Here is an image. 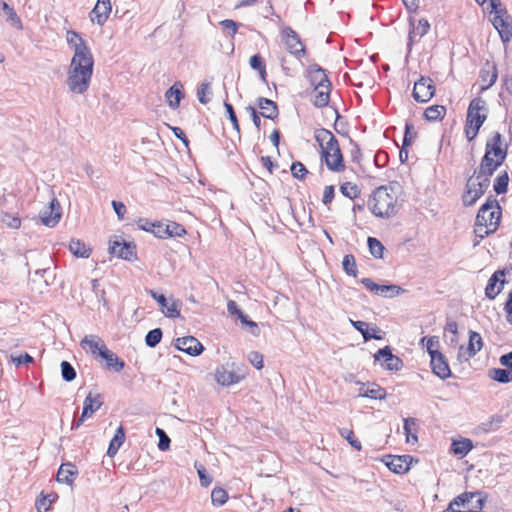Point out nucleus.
Listing matches in <instances>:
<instances>
[{
	"instance_id": "nucleus-1",
	"label": "nucleus",
	"mask_w": 512,
	"mask_h": 512,
	"mask_svg": "<svg viewBox=\"0 0 512 512\" xmlns=\"http://www.w3.org/2000/svg\"><path fill=\"white\" fill-rule=\"evenodd\" d=\"M66 40L74 50V55L68 67L66 84L70 92L84 94L89 89L93 75V54L78 32L67 31Z\"/></svg>"
},
{
	"instance_id": "nucleus-2",
	"label": "nucleus",
	"mask_w": 512,
	"mask_h": 512,
	"mask_svg": "<svg viewBox=\"0 0 512 512\" xmlns=\"http://www.w3.org/2000/svg\"><path fill=\"white\" fill-rule=\"evenodd\" d=\"M509 144L505 141L499 131H493L485 143V153L481 158L479 166L481 171L496 172L505 162L508 155Z\"/></svg>"
},
{
	"instance_id": "nucleus-3",
	"label": "nucleus",
	"mask_w": 512,
	"mask_h": 512,
	"mask_svg": "<svg viewBox=\"0 0 512 512\" xmlns=\"http://www.w3.org/2000/svg\"><path fill=\"white\" fill-rule=\"evenodd\" d=\"M315 140L321 147V156L327 168L333 172H342L345 169L339 142L331 131L321 128L315 131Z\"/></svg>"
},
{
	"instance_id": "nucleus-4",
	"label": "nucleus",
	"mask_w": 512,
	"mask_h": 512,
	"mask_svg": "<svg viewBox=\"0 0 512 512\" xmlns=\"http://www.w3.org/2000/svg\"><path fill=\"white\" fill-rule=\"evenodd\" d=\"M397 194L392 187L376 188L368 201V207L376 217L390 218L397 213Z\"/></svg>"
},
{
	"instance_id": "nucleus-5",
	"label": "nucleus",
	"mask_w": 512,
	"mask_h": 512,
	"mask_svg": "<svg viewBox=\"0 0 512 512\" xmlns=\"http://www.w3.org/2000/svg\"><path fill=\"white\" fill-rule=\"evenodd\" d=\"M494 173L493 171L483 173L480 166L474 170L473 175L467 179L465 192L462 196L465 206H472L485 193L490 186V179Z\"/></svg>"
},
{
	"instance_id": "nucleus-6",
	"label": "nucleus",
	"mask_w": 512,
	"mask_h": 512,
	"mask_svg": "<svg viewBox=\"0 0 512 512\" xmlns=\"http://www.w3.org/2000/svg\"><path fill=\"white\" fill-rule=\"evenodd\" d=\"M501 215L502 209L499 202L495 196L490 195L478 210L476 222L487 224L488 227L497 230Z\"/></svg>"
},
{
	"instance_id": "nucleus-7",
	"label": "nucleus",
	"mask_w": 512,
	"mask_h": 512,
	"mask_svg": "<svg viewBox=\"0 0 512 512\" xmlns=\"http://www.w3.org/2000/svg\"><path fill=\"white\" fill-rule=\"evenodd\" d=\"M245 374L235 363H226L216 369L215 378L218 384L230 386L238 383Z\"/></svg>"
},
{
	"instance_id": "nucleus-8",
	"label": "nucleus",
	"mask_w": 512,
	"mask_h": 512,
	"mask_svg": "<svg viewBox=\"0 0 512 512\" xmlns=\"http://www.w3.org/2000/svg\"><path fill=\"white\" fill-rule=\"evenodd\" d=\"M487 119V104L486 101L481 97L474 98L471 100L468 110L466 123L470 126L481 128L485 120Z\"/></svg>"
},
{
	"instance_id": "nucleus-9",
	"label": "nucleus",
	"mask_w": 512,
	"mask_h": 512,
	"mask_svg": "<svg viewBox=\"0 0 512 512\" xmlns=\"http://www.w3.org/2000/svg\"><path fill=\"white\" fill-rule=\"evenodd\" d=\"M491 22L494 28L498 31L501 40L506 43L512 38V23L511 17L508 15L507 10L503 9L494 13Z\"/></svg>"
},
{
	"instance_id": "nucleus-10",
	"label": "nucleus",
	"mask_w": 512,
	"mask_h": 512,
	"mask_svg": "<svg viewBox=\"0 0 512 512\" xmlns=\"http://www.w3.org/2000/svg\"><path fill=\"white\" fill-rule=\"evenodd\" d=\"M435 94V86L433 81L429 77L421 76V78L415 82L412 96L417 102H428Z\"/></svg>"
},
{
	"instance_id": "nucleus-11",
	"label": "nucleus",
	"mask_w": 512,
	"mask_h": 512,
	"mask_svg": "<svg viewBox=\"0 0 512 512\" xmlns=\"http://www.w3.org/2000/svg\"><path fill=\"white\" fill-rule=\"evenodd\" d=\"M148 293L153 299L157 301L166 317L177 318L180 316V309L182 304L179 300L170 298L169 302L163 294H158L152 289L149 290Z\"/></svg>"
},
{
	"instance_id": "nucleus-12",
	"label": "nucleus",
	"mask_w": 512,
	"mask_h": 512,
	"mask_svg": "<svg viewBox=\"0 0 512 512\" xmlns=\"http://www.w3.org/2000/svg\"><path fill=\"white\" fill-rule=\"evenodd\" d=\"M109 252L118 258L131 261L136 259V245L124 240H110Z\"/></svg>"
},
{
	"instance_id": "nucleus-13",
	"label": "nucleus",
	"mask_w": 512,
	"mask_h": 512,
	"mask_svg": "<svg viewBox=\"0 0 512 512\" xmlns=\"http://www.w3.org/2000/svg\"><path fill=\"white\" fill-rule=\"evenodd\" d=\"M62 216L61 206L56 198H53L49 205L44 207L40 213L39 217L41 222L47 227H55Z\"/></svg>"
},
{
	"instance_id": "nucleus-14",
	"label": "nucleus",
	"mask_w": 512,
	"mask_h": 512,
	"mask_svg": "<svg viewBox=\"0 0 512 512\" xmlns=\"http://www.w3.org/2000/svg\"><path fill=\"white\" fill-rule=\"evenodd\" d=\"M376 361H382L381 365L389 371H399L403 367V361L392 354L391 348L385 346L379 349L374 355Z\"/></svg>"
},
{
	"instance_id": "nucleus-15",
	"label": "nucleus",
	"mask_w": 512,
	"mask_h": 512,
	"mask_svg": "<svg viewBox=\"0 0 512 512\" xmlns=\"http://www.w3.org/2000/svg\"><path fill=\"white\" fill-rule=\"evenodd\" d=\"M282 36L287 50L295 56L305 54V47L301 42L299 35L290 27H286L282 31Z\"/></svg>"
},
{
	"instance_id": "nucleus-16",
	"label": "nucleus",
	"mask_w": 512,
	"mask_h": 512,
	"mask_svg": "<svg viewBox=\"0 0 512 512\" xmlns=\"http://www.w3.org/2000/svg\"><path fill=\"white\" fill-rule=\"evenodd\" d=\"M483 347L482 337L479 333L475 331L469 332V342L468 347L465 349L463 346H460L458 358L460 360H469L474 357L477 352H479Z\"/></svg>"
},
{
	"instance_id": "nucleus-17",
	"label": "nucleus",
	"mask_w": 512,
	"mask_h": 512,
	"mask_svg": "<svg viewBox=\"0 0 512 512\" xmlns=\"http://www.w3.org/2000/svg\"><path fill=\"white\" fill-rule=\"evenodd\" d=\"M175 347L191 356H198L204 350L200 341L193 336L177 338L175 340Z\"/></svg>"
},
{
	"instance_id": "nucleus-18",
	"label": "nucleus",
	"mask_w": 512,
	"mask_h": 512,
	"mask_svg": "<svg viewBox=\"0 0 512 512\" xmlns=\"http://www.w3.org/2000/svg\"><path fill=\"white\" fill-rule=\"evenodd\" d=\"M431 368L435 375L441 379H447L451 376V370L446 357L441 352H431Z\"/></svg>"
},
{
	"instance_id": "nucleus-19",
	"label": "nucleus",
	"mask_w": 512,
	"mask_h": 512,
	"mask_svg": "<svg viewBox=\"0 0 512 512\" xmlns=\"http://www.w3.org/2000/svg\"><path fill=\"white\" fill-rule=\"evenodd\" d=\"M505 274V270H497L492 274L485 288L487 298L493 300L502 291L505 284Z\"/></svg>"
},
{
	"instance_id": "nucleus-20",
	"label": "nucleus",
	"mask_w": 512,
	"mask_h": 512,
	"mask_svg": "<svg viewBox=\"0 0 512 512\" xmlns=\"http://www.w3.org/2000/svg\"><path fill=\"white\" fill-rule=\"evenodd\" d=\"M408 458H410V456L407 455H387L384 458V463L392 472L396 474H404L409 470V463L407 462Z\"/></svg>"
},
{
	"instance_id": "nucleus-21",
	"label": "nucleus",
	"mask_w": 512,
	"mask_h": 512,
	"mask_svg": "<svg viewBox=\"0 0 512 512\" xmlns=\"http://www.w3.org/2000/svg\"><path fill=\"white\" fill-rule=\"evenodd\" d=\"M498 72L494 63L486 62L480 71V80L483 83L481 91L489 89L497 81Z\"/></svg>"
},
{
	"instance_id": "nucleus-22",
	"label": "nucleus",
	"mask_w": 512,
	"mask_h": 512,
	"mask_svg": "<svg viewBox=\"0 0 512 512\" xmlns=\"http://www.w3.org/2000/svg\"><path fill=\"white\" fill-rule=\"evenodd\" d=\"M308 80L313 88L320 87V85H329V81L326 71L318 66L317 64L310 65L308 68Z\"/></svg>"
},
{
	"instance_id": "nucleus-23",
	"label": "nucleus",
	"mask_w": 512,
	"mask_h": 512,
	"mask_svg": "<svg viewBox=\"0 0 512 512\" xmlns=\"http://www.w3.org/2000/svg\"><path fill=\"white\" fill-rule=\"evenodd\" d=\"M81 347L93 356L99 357L100 351L104 350L107 346L99 336L87 335L82 339Z\"/></svg>"
},
{
	"instance_id": "nucleus-24",
	"label": "nucleus",
	"mask_w": 512,
	"mask_h": 512,
	"mask_svg": "<svg viewBox=\"0 0 512 512\" xmlns=\"http://www.w3.org/2000/svg\"><path fill=\"white\" fill-rule=\"evenodd\" d=\"M99 357L105 361L104 367L107 370H112L114 372H120L125 366L124 361L121 360L114 352H112L110 349H108V347H106L104 350L100 351Z\"/></svg>"
},
{
	"instance_id": "nucleus-25",
	"label": "nucleus",
	"mask_w": 512,
	"mask_h": 512,
	"mask_svg": "<svg viewBox=\"0 0 512 512\" xmlns=\"http://www.w3.org/2000/svg\"><path fill=\"white\" fill-rule=\"evenodd\" d=\"M77 474L78 469L74 464L70 462L62 464L57 472V481L67 485H72Z\"/></svg>"
},
{
	"instance_id": "nucleus-26",
	"label": "nucleus",
	"mask_w": 512,
	"mask_h": 512,
	"mask_svg": "<svg viewBox=\"0 0 512 512\" xmlns=\"http://www.w3.org/2000/svg\"><path fill=\"white\" fill-rule=\"evenodd\" d=\"M332 89L331 84L320 85V87L313 88L314 97L312 103L317 108L326 107L330 100V92Z\"/></svg>"
},
{
	"instance_id": "nucleus-27",
	"label": "nucleus",
	"mask_w": 512,
	"mask_h": 512,
	"mask_svg": "<svg viewBox=\"0 0 512 512\" xmlns=\"http://www.w3.org/2000/svg\"><path fill=\"white\" fill-rule=\"evenodd\" d=\"M110 13L111 5L104 4L102 1H97L96 5L90 13V18L92 22H96L102 26L107 21Z\"/></svg>"
},
{
	"instance_id": "nucleus-28",
	"label": "nucleus",
	"mask_w": 512,
	"mask_h": 512,
	"mask_svg": "<svg viewBox=\"0 0 512 512\" xmlns=\"http://www.w3.org/2000/svg\"><path fill=\"white\" fill-rule=\"evenodd\" d=\"M257 104L258 107L261 109V116L271 120L277 118L279 111L276 102L268 98L259 97L257 100Z\"/></svg>"
},
{
	"instance_id": "nucleus-29",
	"label": "nucleus",
	"mask_w": 512,
	"mask_h": 512,
	"mask_svg": "<svg viewBox=\"0 0 512 512\" xmlns=\"http://www.w3.org/2000/svg\"><path fill=\"white\" fill-rule=\"evenodd\" d=\"M182 88V84L180 82H176L166 91L165 97L170 108L176 109L179 107L180 101L184 98Z\"/></svg>"
},
{
	"instance_id": "nucleus-30",
	"label": "nucleus",
	"mask_w": 512,
	"mask_h": 512,
	"mask_svg": "<svg viewBox=\"0 0 512 512\" xmlns=\"http://www.w3.org/2000/svg\"><path fill=\"white\" fill-rule=\"evenodd\" d=\"M478 493L472 492H464L457 497H455L448 505V508L444 512H462L461 508H466L469 502L476 496Z\"/></svg>"
},
{
	"instance_id": "nucleus-31",
	"label": "nucleus",
	"mask_w": 512,
	"mask_h": 512,
	"mask_svg": "<svg viewBox=\"0 0 512 512\" xmlns=\"http://www.w3.org/2000/svg\"><path fill=\"white\" fill-rule=\"evenodd\" d=\"M102 404L103 401L100 394L93 396L92 393H89L84 400L82 413H84V416L90 417L100 409Z\"/></svg>"
},
{
	"instance_id": "nucleus-32",
	"label": "nucleus",
	"mask_w": 512,
	"mask_h": 512,
	"mask_svg": "<svg viewBox=\"0 0 512 512\" xmlns=\"http://www.w3.org/2000/svg\"><path fill=\"white\" fill-rule=\"evenodd\" d=\"M124 441H125V430H124V427L122 425H120L117 428L114 437L110 441V444H109V447L107 450V455L109 457H114L116 455V453L118 452L119 448L123 445Z\"/></svg>"
},
{
	"instance_id": "nucleus-33",
	"label": "nucleus",
	"mask_w": 512,
	"mask_h": 512,
	"mask_svg": "<svg viewBox=\"0 0 512 512\" xmlns=\"http://www.w3.org/2000/svg\"><path fill=\"white\" fill-rule=\"evenodd\" d=\"M350 321H351L352 326L362 334L364 341L367 342L370 339H376V340L382 339V337L377 334V332L380 331L379 329H377V328L372 329L373 333H370V331L368 329V324L366 322L353 321V320H350Z\"/></svg>"
},
{
	"instance_id": "nucleus-34",
	"label": "nucleus",
	"mask_w": 512,
	"mask_h": 512,
	"mask_svg": "<svg viewBox=\"0 0 512 512\" xmlns=\"http://www.w3.org/2000/svg\"><path fill=\"white\" fill-rule=\"evenodd\" d=\"M69 250L75 257L88 258L91 255V249L79 239H72L69 243Z\"/></svg>"
},
{
	"instance_id": "nucleus-35",
	"label": "nucleus",
	"mask_w": 512,
	"mask_h": 512,
	"mask_svg": "<svg viewBox=\"0 0 512 512\" xmlns=\"http://www.w3.org/2000/svg\"><path fill=\"white\" fill-rule=\"evenodd\" d=\"M473 448L472 441L467 438L453 441L451 450L455 455L466 456Z\"/></svg>"
},
{
	"instance_id": "nucleus-36",
	"label": "nucleus",
	"mask_w": 512,
	"mask_h": 512,
	"mask_svg": "<svg viewBox=\"0 0 512 512\" xmlns=\"http://www.w3.org/2000/svg\"><path fill=\"white\" fill-rule=\"evenodd\" d=\"M489 377L496 382L506 384L512 381V371L502 368H493L489 370Z\"/></svg>"
},
{
	"instance_id": "nucleus-37",
	"label": "nucleus",
	"mask_w": 512,
	"mask_h": 512,
	"mask_svg": "<svg viewBox=\"0 0 512 512\" xmlns=\"http://www.w3.org/2000/svg\"><path fill=\"white\" fill-rule=\"evenodd\" d=\"M446 114V108L443 105H433L428 107L424 112V117L427 121H439Z\"/></svg>"
},
{
	"instance_id": "nucleus-38",
	"label": "nucleus",
	"mask_w": 512,
	"mask_h": 512,
	"mask_svg": "<svg viewBox=\"0 0 512 512\" xmlns=\"http://www.w3.org/2000/svg\"><path fill=\"white\" fill-rule=\"evenodd\" d=\"M386 395H387L386 390L383 387H381L380 385L375 384V383H373L371 385V387H367L365 392L359 393V396L367 397V398L375 399V400L385 399Z\"/></svg>"
},
{
	"instance_id": "nucleus-39",
	"label": "nucleus",
	"mask_w": 512,
	"mask_h": 512,
	"mask_svg": "<svg viewBox=\"0 0 512 512\" xmlns=\"http://www.w3.org/2000/svg\"><path fill=\"white\" fill-rule=\"evenodd\" d=\"M508 185L509 175L507 171H503L494 179L493 190L498 195L504 194L508 191Z\"/></svg>"
},
{
	"instance_id": "nucleus-40",
	"label": "nucleus",
	"mask_w": 512,
	"mask_h": 512,
	"mask_svg": "<svg viewBox=\"0 0 512 512\" xmlns=\"http://www.w3.org/2000/svg\"><path fill=\"white\" fill-rule=\"evenodd\" d=\"M367 243L370 254L375 258L382 259L385 250L383 244L374 237H368Z\"/></svg>"
},
{
	"instance_id": "nucleus-41",
	"label": "nucleus",
	"mask_w": 512,
	"mask_h": 512,
	"mask_svg": "<svg viewBox=\"0 0 512 512\" xmlns=\"http://www.w3.org/2000/svg\"><path fill=\"white\" fill-rule=\"evenodd\" d=\"M165 231H166V238L181 237L186 234L185 228L181 224H179L177 222H173V221H169L166 223Z\"/></svg>"
},
{
	"instance_id": "nucleus-42",
	"label": "nucleus",
	"mask_w": 512,
	"mask_h": 512,
	"mask_svg": "<svg viewBox=\"0 0 512 512\" xmlns=\"http://www.w3.org/2000/svg\"><path fill=\"white\" fill-rule=\"evenodd\" d=\"M343 270L350 276H357V264L355 257L352 254H347L343 257L342 261Z\"/></svg>"
},
{
	"instance_id": "nucleus-43",
	"label": "nucleus",
	"mask_w": 512,
	"mask_h": 512,
	"mask_svg": "<svg viewBox=\"0 0 512 512\" xmlns=\"http://www.w3.org/2000/svg\"><path fill=\"white\" fill-rule=\"evenodd\" d=\"M163 333L160 328L150 330L145 336V343L148 347H156L162 339Z\"/></svg>"
},
{
	"instance_id": "nucleus-44",
	"label": "nucleus",
	"mask_w": 512,
	"mask_h": 512,
	"mask_svg": "<svg viewBox=\"0 0 512 512\" xmlns=\"http://www.w3.org/2000/svg\"><path fill=\"white\" fill-rule=\"evenodd\" d=\"M227 500H228V494L224 489H222L220 487H216L212 490L211 501H212L213 505L221 506V505L225 504Z\"/></svg>"
},
{
	"instance_id": "nucleus-45",
	"label": "nucleus",
	"mask_w": 512,
	"mask_h": 512,
	"mask_svg": "<svg viewBox=\"0 0 512 512\" xmlns=\"http://www.w3.org/2000/svg\"><path fill=\"white\" fill-rule=\"evenodd\" d=\"M417 420L415 418H406L404 419V431L406 434V441L408 443L417 442L418 438L415 433H412V426H416Z\"/></svg>"
},
{
	"instance_id": "nucleus-46",
	"label": "nucleus",
	"mask_w": 512,
	"mask_h": 512,
	"mask_svg": "<svg viewBox=\"0 0 512 512\" xmlns=\"http://www.w3.org/2000/svg\"><path fill=\"white\" fill-rule=\"evenodd\" d=\"M341 193L348 197L349 199H355L360 194V189L356 184H352L351 182H345L340 187Z\"/></svg>"
},
{
	"instance_id": "nucleus-47",
	"label": "nucleus",
	"mask_w": 512,
	"mask_h": 512,
	"mask_svg": "<svg viewBox=\"0 0 512 512\" xmlns=\"http://www.w3.org/2000/svg\"><path fill=\"white\" fill-rule=\"evenodd\" d=\"M402 291H403L402 288L395 284L379 285L378 292L376 294H379L384 297H387V296L392 297L394 295H399Z\"/></svg>"
},
{
	"instance_id": "nucleus-48",
	"label": "nucleus",
	"mask_w": 512,
	"mask_h": 512,
	"mask_svg": "<svg viewBox=\"0 0 512 512\" xmlns=\"http://www.w3.org/2000/svg\"><path fill=\"white\" fill-rule=\"evenodd\" d=\"M61 376L66 382H71L76 378V371L68 361L61 362Z\"/></svg>"
},
{
	"instance_id": "nucleus-49",
	"label": "nucleus",
	"mask_w": 512,
	"mask_h": 512,
	"mask_svg": "<svg viewBox=\"0 0 512 512\" xmlns=\"http://www.w3.org/2000/svg\"><path fill=\"white\" fill-rule=\"evenodd\" d=\"M2 13L7 15V18L15 26H21V20L17 16L16 12L6 2H2Z\"/></svg>"
},
{
	"instance_id": "nucleus-50",
	"label": "nucleus",
	"mask_w": 512,
	"mask_h": 512,
	"mask_svg": "<svg viewBox=\"0 0 512 512\" xmlns=\"http://www.w3.org/2000/svg\"><path fill=\"white\" fill-rule=\"evenodd\" d=\"M495 231L496 230L488 227L487 224L484 225V223H479L475 221L474 233L476 237H478L480 240L484 239L485 237L489 236Z\"/></svg>"
},
{
	"instance_id": "nucleus-51",
	"label": "nucleus",
	"mask_w": 512,
	"mask_h": 512,
	"mask_svg": "<svg viewBox=\"0 0 512 512\" xmlns=\"http://www.w3.org/2000/svg\"><path fill=\"white\" fill-rule=\"evenodd\" d=\"M156 435L159 438L158 448L161 451L168 450L169 447H170V442L171 441H170L169 436L166 434V432L163 429H161V428H156Z\"/></svg>"
},
{
	"instance_id": "nucleus-52",
	"label": "nucleus",
	"mask_w": 512,
	"mask_h": 512,
	"mask_svg": "<svg viewBox=\"0 0 512 512\" xmlns=\"http://www.w3.org/2000/svg\"><path fill=\"white\" fill-rule=\"evenodd\" d=\"M501 423H502V417L498 416V415H494L491 417V419L488 422L482 423V425L479 428L482 429L484 432H490V431L495 430L497 427H499V425Z\"/></svg>"
},
{
	"instance_id": "nucleus-53",
	"label": "nucleus",
	"mask_w": 512,
	"mask_h": 512,
	"mask_svg": "<svg viewBox=\"0 0 512 512\" xmlns=\"http://www.w3.org/2000/svg\"><path fill=\"white\" fill-rule=\"evenodd\" d=\"M291 173L293 177L297 179H303L306 174L308 173V170L306 167L299 161L293 162L291 165Z\"/></svg>"
},
{
	"instance_id": "nucleus-54",
	"label": "nucleus",
	"mask_w": 512,
	"mask_h": 512,
	"mask_svg": "<svg viewBox=\"0 0 512 512\" xmlns=\"http://www.w3.org/2000/svg\"><path fill=\"white\" fill-rule=\"evenodd\" d=\"M412 30L414 31V33L417 34V36L419 38L425 36L429 30H430V24L428 22V20L424 19V18H421L419 21H418V24L416 27H413Z\"/></svg>"
},
{
	"instance_id": "nucleus-55",
	"label": "nucleus",
	"mask_w": 512,
	"mask_h": 512,
	"mask_svg": "<svg viewBox=\"0 0 512 512\" xmlns=\"http://www.w3.org/2000/svg\"><path fill=\"white\" fill-rule=\"evenodd\" d=\"M195 467L197 469L201 485L203 487H208L212 482V478L208 475L205 467L202 464H196Z\"/></svg>"
},
{
	"instance_id": "nucleus-56",
	"label": "nucleus",
	"mask_w": 512,
	"mask_h": 512,
	"mask_svg": "<svg viewBox=\"0 0 512 512\" xmlns=\"http://www.w3.org/2000/svg\"><path fill=\"white\" fill-rule=\"evenodd\" d=\"M224 107L228 114V118H229L230 122L232 123L233 128L239 133L240 127H239L238 119H237V116H236L233 106L230 103L225 101Z\"/></svg>"
},
{
	"instance_id": "nucleus-57",
	"label": "nucleus",
	"mask_w": 512,
	"mask_h": 512,
	"mask_svg": "<svg viewBox=\"0 0 512 512\" xmlns=\"http://www.w3.org/2000/svg\"><path fill=\"white\" fill-rule=\"evenodd\" d=\"M414 126L412 123H406L405 133L403 138V146L408 147L412 144L413 139L416 137V132H412Z\"/></svg>"
},
{
	"instance_id": "nucleus-58",
	"label": "nucleus",
	"mask_w": 512,
	"mask_h": 512,
	"mask_svg": "<svg viewBox=\"0 0 512 512\" xmlns=\"http://www.w3.org/2000/svg\"><path fill=\"white\" fill-rule=\"evenodd\" d=\"M2 221L10 228L17 229L21 225V220L18 216L10 215L8 213L2 214Z\"/></svg>"
},
{
	"instance_id": "nucleus-59",
	"label": "nucleus",
	"mask_w": 512,
	"mask_h": 512,
	"mask_svg": "<svg viewBox=\"0 0 512 512\" xmlns=\"http://www.w3.org/2000/svg\"><path fill=\"white\" fill-rule=\"evenodd\" d=\"M341 435L347 439V441L352 447H354L356 450H361V442L357 438H355L353 431L344 430L341 432Z\"/></svg>"
},
{
	"instance_id": "nucleus-60",
	"label": "nucleus",
	"mask_w": 512,
	"mask_h": 512,
	"mask_svg": "<svg viewBox=\"0 0 512 512\" xmlns=\"http://www.w3.org/2000/svg\"><path fill=\"white\" fill-rule=\"evenodd\" d=\"M166 222L163 221H155L152 234L160 239L166 238V231H165Z\"/></svg>"
},
{
	"instance_id": "nucleus-61",
	"label": "nucleus",
	"mask_w": 512,
	"mask_h": 512,
	"mask_svg": "<svg viewBox=\"0 0 512 512\" xmlns=\"http://www.w3.org/2000/svg\"><path fill=\"white\" fill-rule=\"evenodd\" d=\"M210 87L209 83L203 82L197 90V97L200 103L207 104L210 98L206 97V93Z\"/></svg>"
},
{
	"instance_id": "nucleus-62",
	"label": "nucleus",
	"mask_w": 512,
	"mask_h": 512,
	"mask_svg": "<svg viewBox=\"0 0 512 512\" xmlns=\"http://www.w3.org/2000/svg\"><path fill=\"white\" fill-rule=\"evenodd\" d=\"M250 363L258 370L263 368V355L257 351H253L249 355Z\"/></svg>"
},
{
	"instance_id": "nucleus-63",
	"label": "nucleus",
	"mask_w": 512,
	"mask_h": 512,
	"mask_svg": "<svg viewBox=\"0 0 512 512\" xmlns=\"http://www.w3.org/2000/svg\"><path fill=\"white\" fill-rule=\"evenodd\" d=\"M249 64L252 69L257 70V71H259L260 69L265 67L264 60L261 57V55H259V54H255V55L251 56L249 59Z\"/></svg>"
},
{
	"instance_id": "nucleus-64",
	"label": "nucleus",
	"mask_w": 512,
	"mask_h": 512,
	"mask_svg": "<svg viewBox=\"0 0 512 512\" xmlns=\"http://www.w3.org/2000/svg\"><path fill=\"white\" fill-rule=\"evenodd\" d=\"M504 311L507 314V321L512 325V291L509 292L507 301L504 305Z\"/></svg>"
}]
</instances>
